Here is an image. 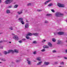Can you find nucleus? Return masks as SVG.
Masks as SVG:
<instances>
[{
    "label": "nucleus",
    "instance_id": "1",
    "mask_svg": "<svg viewBox=\"0 0 67 67\" xmlns=\"http://www.w3.org/2000/svg\"><path fill=\"white\" fill-rule=\"evenodd\" d=\"M34 35V36H37L38 35V33H33V34L29 33L26 35V36H32V35Z\"/></svg>",
    "mask_w": 67,
    "mask_h": 67
},
{
    "label": "nucleus",
    "instance_id": "2",
    "mask_svg": "<svg viewBox=\"0 0 67 67\" xmlns=\"http://www.w3.org/2000/svg\"><path fill=\"white\" fill-rule=\"evenodd\" d=\"M55 15L56 16H64V14H63L60 13L59 12H58L56 13Z\"/></svg>",
    "mask_w": 67,
    "mask_h": 67
},
{
    "label": "nucleus",
    "instance_id": "3",
    "mask_svg": "<svg viewBox=\"0 0 67 67\" xmlns=\"http://www.w3.org/2000/svg\"><path fill=\"white\" fill-rule=\"evenodd\" d=\"M12 1L13 0H7L5 1V3L6 4H10L11 2H12Z\"/></svg>",
    "mask_w": 67,
    "mask_h": 67
},
{
    "label": "nucleus",
    "instance_id": "4",
    "mask_svg": "<svg viewBox=\"0 0 67 67\" xmlns=\"http://www.w3.org/2000/svg\"><path fill=\"white\" fill-rule=\"evenodd\" d=\"M58 5L59 7H61L62 8H64L65 7V5L64 4H60L59 3H58Z\"/></svg>",
    "mask_w": 67,
    "mask_h": 67
},
{
    "label": "nucleus",
    "instance_id": "5",
    "mask_svg": "<svg viewBox=\"0 0 67 67\" xmlns=\"http://www.w3.org/2000/svg\"><path fill=\"white\" fill-rule=\"evenodd\" d=\"M27 63L28 65H31V62L29 58L27 59Z\"/></svg>",
    "mask_w": 67,
    "mask_h": 67
},
{
    "label": "nucleus",
    "instance_id": "6",
    "mask_svg": "<svg viewBox=\"0 0 67 67\" xmlns=\"http://www.w3.org/2000/svg\"><path fill=\"white\" fill-rule=\"evenodd\" d=\"M57 33L58 35H61L64 34V32H57Z\"/></svg>",
    "mask_w": 67,
    "mask_h": 67
},
{
    "label": "nucleus",
    "instance_id": "7",
    "mask_svg": "<svg viewBox=\"0 0 67 67\" xmlns=\"http://www.w3.org/2000/svg\"><path fill=\"white\" fill-rule=\"evenodd\" d=\"M13 38H15L16 40H19V37L17 36H14L13 37Z\"/></svg>",
    "mask_w": 67,
    "mask_h": 67
},
{
    "label": "nucleus",
    "instance_id": "8",
    "mask_svg": "<svg viewBox=\"0 0 67 67\" xmlns=\"http://www.w3.org/2000/svg\"><path fill=\"white\" fill-rule=\"evenodd\" d=\"M29 27V24L27 23L26 24L25 26V28L27 29Z\"/></svg>",
    "mask_w": 67,
    "mask_h": 67
},
{
    "label": "nucleus",
    "instance_id": "9",
    "mask_svg": "<svg viewBox=\"0 0 67 67\" xmlns=\"http://www.w3.org/2000/svg\"><path fill=\"white\" fill-rule=\"evenodd\" d=\"M43 47L44 48H49V46H47L44 45L43 46Z\"/></svg>",
    "mask_w": 67,
    "mask_h": 67
},
{
    "label": "nucleus",
    "instance_id": "10",
    "mask_svg": "<svg viewBox=\"0 0 67 67\" xmlns=\"http://www.w3.org/2000/svg\"><path fill=\"white\" fill-rule=\"evenodd\" d=\"M13 50H9L8 51V52H7L8 54H9L10 53H11V52H12V53H13Z\"/></svg>",
    "mask_w": 67,
    "mask_h": 67
},
{
    "label": "nucleus",
    "instance_id": "11",
    "mask_svg": "<svg viewBox=\"0 0 67 67\" xmlns=\"http://www.w3.org/2000/svg\"><path fill=\"white\" fill-rule=\"evenodd\" d=\"M14 52H15V53H19V51H18V50L16 49H14V51H13V53H14Z\"/></svg>",
    "mask_w": 67,
    "mask_h": 67
},
{
    "label": "nucleus",
    "instance_id": "12",
    "mask_svg": "<svg viewBox=\"0 0 67 67\" xmlns=\"http://www.w3.org/2000/svg\"><path fill=\"white\" fill-rule=\"evenodd\" d=\"M23 18H19L18 20L20 21V22H21L23 21Z\"/></svg>",
    "mask_w": 67,
    "mask_h": 67
},
{
    "label": "nucleus",
    "instance_id": "13",
    "mask_svg": "<svg viewBox=\"0 0 67 67\" xmlns=\"http://www.w3.org/2000/svg\"><path fill=\"white\" fill-rule=\"evenodd\" d=\"M44 64L46 65H48L49 64V62H45L44 63Z\"/></svg>",
    "mask_w": 67,
    "mask_h": 67
},
{
    "label": "nucleus",
    "instance_id": "14",
    "mask_svg": "<svg viewBox=\"0 0 67 67\" xmlns=\"http://www.w3.org/2000/svg\"><path fill=\"white\" fill-rule=\"evenodd\" d=\"M48 45L50 47H52V44L50 42H49L48 43Z\"/></svg>",
    "mask_w": 67,
    "mask_h": 67
},
{
    "label": "nucleus",
    "instance_id": "15",
    "mask_svg": "<svg viewBox=\"0 0 67 67\" xmlns=\"http://www.w3.org/2000/svg\"><path fill=\"white\" fill-rule=\"evenodd\" d=\"M17 13L19 15H20L21 14H22V13H23V12L22 11H21V12L19 11Z\"/></svg>",
    "mask_w": 67,
    "mask_h": 67
},
{
    "label": "nucleus",
    "instance_id": "16",
    "mask_svg": "<svg viewBox=\"0 0 67 67\" xmlns=\"http://www.w3.org/2000/svg\"><path fill=\"white\" fill-rule=\"evenodd\" d=\"M41 57H37V58L36 59L37 60H38L39 61H41Z\"/></svg>",
    "mask_w": 67,
    "mask_h": 67
},
{
    "label": "nucleus",
    "instance_id": "17",
    "mask_svg": "<svg viewBox=\"0 0 67 67\" xmlns=\"http://www.w3.org/2000/svg\"><path fill=\"white\" fill-rule=\"evenodd\" d=\"M61 41H60L59 40L58 41V42L57 43V44H58V45H59L61 43Z\"/></svg>",
    "mask_w": 67,
    "mask_h": 67
},
{
    "label": "nucleus",
    "instance_id": "18",
    "mask_svg": "<svg viewBox=\"0 0 67 67\" xmlns=\"http://www.w3.org/2000/svg\"><path fill=\"white\" fill-rule=\"evenodd\" d=\"M18 7V5L16 4V5H15L14 7V8H17Z\"/></svg>",
    "mask_w": 67,
    "mask_h": 67
},
{
    "label": "nucleus",
    "instance_id": "19",
    "mask_svg": "<svg viewBox=\"0 0 67 67\" xmlns=\"http://www.w3.org/2000/svg\"><path fill=\"white\" fill-rule=\"evenodd\" d=\"M53 5V4L52 3H51L48 5V7H51Z\"/></svg>",
    "mask_w": 67,
    "mask_h": 67
},
{
    "label": "nucleus",
    "instance_id": "20",
    "mask_svg": "<svg viewBox=\"0 0 67 67\" xmlns=\"http://www.w3.org/2000/svg\"><path fill=\"white\" fill-rule=\"evenodd\" d=\"M1 60L2 61H6V60L4 58H1Z\"/></svg>",
    "mask_w": 67,
    "mask_h": 67
},
{
    "label": "nucleus",
    "instance_id": "21",
    "mask_svg": "<svg viewBox=\"0 0 67 67\" xmlns=\"http://www.w3.org/2000/svg\"><path fill=\"white\" fill-rule=\"evenodd\" d=\"M42 61H41L39 63H38L37 64V65H41V64H42Z\"/></svg>",
    "mask_w": 67,
    "mask_h": 67
},
{
    "label": "nucleus",
    "instance_id": "22",
    "mask_svg": "<svg viewBox=\"0 0 67 67\" xmlns=\"http://www.w3.org/2000/svg\"><path fill=\"white\" fill-rule=\"evenodd\" d=\"M49 1H46L44 3V4H47V3H48Z\"/></svg>",
    "mask_w": 67,
    "mask_h": 67
},
{
    "label": "nucleus",
    "instance_id": "23",
    "mask_svg": "<svg viewBox=\"0 0 67 67\" xmlns=\"http://www.w3.org/2000/svg\"><path fill=\"white\" fill-rule=\"evenodd\" d=\"M6 12L7 13H10V10H7Z\"/></svg>",
    "mask_w": 67,
    "mask_h": 67
},
{
    "label": "nucleus",
    "instance_id": "24",
    "mask_svg": "<svg viewBox=\"0 0 67 67\" xmlns=\"http://www.w3.org/2000/svg\"><path fill=\"white\" fill-rule=\"evenodd\" d=\"M51 14H47L46 15V16H51Z\"/></svg>",
    "mask_w": 67,
    "mask_h": 67
},
{
    "label": "nucleus",
    "instance_id": "25",
    "mask_svg": "<svg viewBox=\"0 0 67 67\" xmlns=\"http://www.w3.org/2000/svg\"><path fill=\"white\" fill-rule=\"evenodd\" d=\"M20 61H21V60H16V63H18L19 62H20Z\"/></svg>",
    "mask_w": 67,
    "mask_h": 67
},
{
    "label": "nucleus",
    "instance_id": "26",
    "mask_svg": "<svg viewBox=\"0 0 67 67\" xmlns=\"http://www.w3.org/2000/svg\"><path fill=\"white\" fill-rule=\"evenodd\" d=\"M20 22L22 24H24V21H23V20L21 21H20Z\"/></svg>",
    "mask_w": 67,
    "mask_h": 67
},
{
    "label": "nucleus",
    "instance_id": "27",
    "mask_svg": "<svg viewBox=\"0 0 67 67\" xmlns=\"http://www.w3.org/2000/svg\"><path fill=\"white\" fill-rule=\"evenodd\" d=\"M52 41L54 42H56V40L54 38H53L52 39Z\"/></svg>",
    "mask_w": 67,
    "mask_h": 67
},
{
    "label": "nucleus",
    "instance_id": "28",
    "mask_svg": "<svg viewBox=\"0 0 67 67\" xmlns=\"http://www.w3.org/2000/svg\"><path fill=\"white\" fill-rule=\"evenodd\" d=\"M46 42V40H43L42 41V43H44V42Z\"/></svg>",
    "mask_w": 67,
    "mask_h": 67
},
{
    "label": "nucleus",
    "instance_id": "29",
    "mask_svg": "<svg viewBox=\"0 0 67 67\" xmlns=\"http://www.w3.org/2000/svg\"><path fill=\"white\" fill-rule=\"evenodd\" d=\"M64 62H60V65H64Z\"/></svg>",
    "mask_w": 67,
    "mask_h": 67
},
{
    "label": "nucleus",
    "instance_id": "30",
    "mask_svg": "<svg viewBox=\"0 0 67 67\" xmlns=\"http://www.w3.org/2000/svg\"><path fill=\"white\" fill-rule=\"evenodd\" d=\"M4 53L5 55H6V54H8V52H7L6 51H5L4 52Z\"/></svg>",
    "mask_w": 67,
    "mask_h": 67
},
{
    "label": "nucleus",
    "instance_id": "31",
    "mask_svg": "<svg viewBox=\"0 0 67 67\" xmlns=\"http://www.w3.org/2000/svg\"><path fill=\"white\" fill-rule=\"evenodd\" d=\"M33 43L34 44H36V43H37V42L36 41H35L33 42Z\"/></svg>",
    "mask_w": 67,
    "mask_h": 67
},
{
    "label": "nucleus",
    "instance_id": "32",
    "mask_svg": "<svg viewBox=\"0 0 67 67\" xmlns=\"http://www.w3.org/2000/svg\"><path fill=\"white\" fill-rule=\"evenodd\" d=\"M48 21H44V23H46V24H47V23H48Z\"/></svg>",
    "mask_w": 67,
    "mask_h": 67
},
{
    "label": "nucleus",
    "instance_id": "33",
    "mask_svg": "<svg viewBox=\"0 0 67 67\" xmlns=\"http://www.w3.org/2000/svg\"><path fill=\"white\" fill-rule=\"evenodd\" d=\"M41 52H45V49H44L41 50Z\"/></svg>",
    "mask_w": 67,
    "mask_h": 67
},
{
    "label": "nucleus",
    "instance_id": "34",
    "mask_svg": "<svg viewBox=\"0 0 67 67\" xmlns=\"http://www.w3.org/2000/svg\"><path fill=\"white\" fill-rule=\"evenodd\" d=\"M9 29H10L11 30H13V27H11L9 28Z\"/></svg>",
    "mask_w": 67,
    "mask_h": 67
},
{
    "label": "nucleus",
    "instance_id": "35",
    "mask_svg": "<svg viewBox=\"0 0 67 67\" xmlns=\"http://www.w3.org/2000/svg\"><path fill=\"white\" fill-rule=\"evenodd\" d=\"M26 38H27V40H29V39H30V37H29L26 36Z\"/></svg>",
    "mask_w": 67,
    "mask_h": 67
},
{
    "label": "nucleus",
    "instance_id": "36",
    "mask_svg": "<svg viewBox=\"0 0 67 67\" xmlns=\"http://www.w3.org/2000/svg\"><path fill=\"white\" fill-rule=\"evenodd\" d=\"M22 41H26V39L25 38H23L22 39Z\"/></svg>",
    "mask_w": 67,
    "mask_h": 67
},
{
    "label": "nucleus",
    "instance_id": "37",
    "mask_svg": "<svg viewBox=\"0 0 67 67\" xmlns=\"http://www.w3.org/2000/svg\"><path fill=\"white\" fill-rule=\"evenodd\" d=\"M19 43H22V41H19Z\"/></svg>",
    "mask_w": 67,
    "mask_h": 67
},
{
    "label": "nucleus",
    "instance_id": "38",
    "mask_svg": "<svg viewBox=\"0 0 67 67\" xmlns=\"http://www.w3.org/2000/svg\"><path fill=\"white\" fill-rule=\"evenodd\" d=\"M53 53H56V50H53Z\"/></svg>",
    "mask_w": 67,
    "mask_h": 67
},
{
    "label": "nucleus",
    "instance_id": "39",
    "mask_svg": "<svg viewBox=\"0 0 67 67\" xmlns=\"http://www.w3.org/2000/svg\"><path fill=\"white\" fill-rule=\"evenodd\" d=\"M51 10L52 11V12H55V11H54V9H51Z\"/></svg>",
    "mask_w": 67,
    "mask_h": 67
},
{
    "label": "nucleus",
    "instance_id": "40",
    "mask_svg": "<svg viewBox=\"0 0 67 67\" xmlns=\"http://www.w3.org/2000/svg\"><path fill=\"white\" fill-rule=\"evenodd\" d=\"M28 5H31V3H29L28 4H27Z\"/></svg>",
    "mask_w": 67,
    "mask_h": 67
},
{
    "label": "nucleus",
    "instance_id": "41",
    "mask_svg": "<svg viewBox=\"0 0 67 67\" xmlns=\"http://www.w3.org/2000/svg\"><path fill=\"white\" fill-rule=\"evenodd\" d=\"M54 34L55 35H58L57 32H56V33H54Z\"/></svg>",
    "mask_w": 67,
    "mask_h": 67
},
{
    "label": "nucleus",
    "instance_id": "42",
    "mask_svg": "<svg viewBox=\"0 0 67 67\" xmlns=\"http://www.w3.org/2000/svg\"><path fill=\"white\" fill-rule=\"evenodd\" d=\"M34 54H36V51H35L33 52Z\"/></svg>",
    "mask_w": 67,
    "mask_h": 67
},
{
    "label": "nucleus",
    "instance_id": "43",
    "mask_svg": "<svg viewBox=\"0 0 67 67\" xmlns=\"http://www.w3.org/2000/svg\"><path fill=\"white\" fill-rule=\"evenodd\" d=\"M0 48H2H2H3V46H0Z\"/></svg>",
    "mask_w": 67,
    "mask_h": 67
},
{
    "label": "nucleus",
    "instance_id": "44",
    "mask_svg": "<svg viewBox=\"0 0 67 67\" xmlns=\"http://www.w3.org/2000/svg\"><path fill=\"white\" fill-rule=\"evenodd\" d=\"M37 11H38V12H40V11H41V10H40L38 9L37 10Z\"/></svg>",
    "mask_w": 67,
    "mask_h": 67
},
{
    "label": "nucleus",
    "instance_id": "45",
    "mask_svg": "<svg viewBox=\"0 0 67 67\" xmlns=\"http://www.w3.org/2000/svg\"><path fill=\"white\" fill-rule=\"evenodd\" d=\"M65 52L66 53H67V49L65 50Z\"/></svg>",
    "mask_w": 67,
    "mask_h": 67
},
{
    "label": "nucleus",
    "instance_id": "46",
    "mask_svg": "<svg viewBox=\"0 0 67 67\" xmlns=\"http://www.w3.org/2000/svg\"><path fill=\"white\" fill-rule=\"evenodd\" d=\"M3 42V41H0V43H2Z\"/></svg>",
    "mask_w": 67,
    "mask_h": 67
},
{
    "label": "nucleus",
    "instance_id": "47",
    "mask_svg": "<svg viewBox=\"0 0 67 67\" xmlns=\"http://www.w3.org/2000/svg\"><path fill=\"white\" fill-rule=\"evenodd\" d=\"M12 6H9L8 7V8H11Z\"/></svg>",
    "mask_w": 67,
    "mask_h": 67
},
{
    "label": "nucleus",
    "instance_id": "48",
    "mask_svg": "<svg viewBox=\"0 0 67 67\" xmlns=\"http://www.w3.org/2000/svg\"><path fill=\"white\" fill-rule=\"evenodd\" d=\"M26 22H27V23H29V21H28V20H26Z\"/></svg>",
    "mask_w": 67,
    "mask_h": 67
},
{
    "label": "nucleus",
    "instance_id": "49",
    "mask_svg": "<svg viewBox=\"0 0 67 67\" xmlns=\"http://www.w3.org/2000/svg\"><path fill=\"white\" fill-rule=\"evenodd\" d=\"M26 12H27V10H26L25 11V12H26Z\"/></svg>",
    "mask_w": 67,
    "mask_h": 67
},
{
    "label": "nucleus",
    "instance_id": "50",
    "mask_svg": "<svg viewBox=\"0 0 67 67\" xmlns=\"http://www.w3.org/2000/svg\"><path fill=\"white\" fill-rule=\"evenodd\" d=\"M55 64H58V63L56 62L55 63Z\"/></svg>",
    "mask_w": 67,
    "mask_h": 67
},
{
    "label": "nucleus",
    "instance_id": "51",
    "mask_svg": "<svg viewBox=\"0 0 67 67\" xmlns=\"http://www.w3.org/2000/svg\"><path fill=\"white\" fill-rule=\"evenodd\" d=\"M65 59H67V58L66 57H64Z\"/></svg>",
    "mask_w": 67,
    "mask_h": 67
},
{
    "label": "nucleus",
    "instance_id": "52",
    "mask_svg": "<svg viewBox=\"0 0 67 67\" xmlns=\"http://www.w3.org/2000/svg\"><path fill=\"white\" fill-rule=\"evenodd\" d=\"M1 0H0V3H1Z\"/></svg>",
    "mask_w": 67,
    "mask_h": 67
},
{
    "label": "nucleus",
    "instance_id": "53",
    "mask_svg": "<svg viewBox=\"0 0 67 67\" xmlns=\"http://www.w3.org/2000/svg\"><path fill=\"white\" fill-rule=\"evenodd\" d=\"M10 43H11V42H9Z\"/></svg>",
    "mask_w": 67,
    "mask_h": 67
},
{
    "label": "nucleus",
    "instance_id": "54",
    "mask_svg": "<svg viewBox=\"0 0 67 67\" xmlns=\"http://www.w3.org/2000/svg\"><path fill=\"white\" fill-rule=\"evenodd\" d=\"M12 35H14V34H12Z\"/></svg>",
    "mask_w": 67,
    "mask_h": 67
},
{
    "label": "nucleus",
    "instance_id": "55",
    "mask_svg": "<svg viewBox=\"0 0 67 67\" xmlns=\"http://www.w3.org/2000/svg\"><path fill=\"white\" fill-rule=\"evenodd\" d=\"M34 62H36V61H34Z\"/></svg>",
    "mask_w": 67,
    "mask_h": 67
},
{
    "label": "nucleus",
    "instance_id": "56",
    "mask_svg": "<svg viewBox=\"0 0 67 67\" xmlns=\"http://www.w3.org/2000/svg\"><path fill=\"white\" fill-rule=\"evenodd\" d=\"M0 63H2V62H0Z\"/></svg>",
    "mask_w": 67,
    "mask_h": 67
},
{
    "label": "nucleus",
    "instance_id": "57",
    "mask_svg": "<svg viewBox=\"0 0 67 67\" xmlns=\"http://www.w3.org/2000/svg\"><path fill=\"white\" fill-rule=\"evenodd\" d=\"M30 40H31V39H30Z\"/></svg>",
    "mask_w": 67,
    "mask_h": 67
},
{
    "label": "nucleus",
    "instance_id": "58",
    "mask_svg": "<svg viewBox=\"0 0 67 67\" xmlns=\"http://www.w3.org/2000/svg\"><path fill=\"white\" fill-rule=\"evenodd\" d=\"M0 59H1L0 58Z\"/></svg>",
    "mask_w": 67,
    "mask_h": 67
}]
</instances>
